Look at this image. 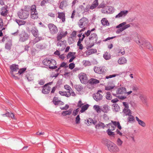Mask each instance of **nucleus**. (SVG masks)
I'll list each match as a JSON object with an SVG mask.
<instances>
[{"instance_id": "1", "label": "nucleus", "mask_w": 153, "mask_h": 153, "mask_svg": "<svg viewBox=\"0 0 153 153\" xmlns=\"http://www.w3.org/2000/svg\"><path fill=\"white\" fill-rule=\"evenodd\" d=\"M44 65L49 67L51 69H55L57 67L56 66V61L53 59L49 60L46 58L44 59L42 61Z\"/></svg>"}, {"instance_id": "2", "label": "nucleus", "mask_w": 153, "mask_h": 153, "mask_svg": "<svg viewBox=\"0 0 153 153\" xmlns=\"http://www.w3.org/2000/svg\"><path fill=\"white\" fill-rule=\"evenodd\" d=\"M107 147L108 150L112 153H117L120 151L118 147L114 143L111 141L108 142Z\"/></svg>"}, {"instance_id": "3", "label": "nucleus", "mask_w": 153, "mask_h": 153, "mask_svg": "<svg viewBox=\"0 0 153 153\" xmlns=\"http://www.w3.org/2000/svg\"><path fill=\"white\" fill-rule=\"evenodd\" d=\"M112 91H114V92H112L113 95L117 97V95L122 94L126 93V89L123 87H120L117 89L115 87L114 89L112 90Z\"/></svg>"}, {"instance_id": "4", "label": "nucleus", "mask_w": 153, "mask_h": 153, "mask_svg": "<svg viewBox=\"0 0 153 153\" xmlns=\"http://www.w3.org/2000/svg\"><path fill=\"white\" fill-rule=\"evenodd\" d=\"M19 17L22 19H27L29 16V12L26 10H21L18 13Z\"/></svg>"}, {"instance_id": "5", "label": "nucleus", "mask_w": 153, "mask_h": 153, "mask_svg": "<svg viewBox=\"0 0 153 153\" xmlns=\"http://www.w3.org/2000/svg\"><path fill=\"white\" fill-rule=\"evenodd\" d=\"M88 22V19L85 17H83L78 22V25L80 28H82L87 25Z\"/></svg>"}, {"instance_id": "6", "label": "nucleus", "mask_w": 153, "mask_h": 153, "mask_svg": "<svg viewBox=\"0 0 153 153\" xmlns=\"http://www.w3.org/2000/svg\"><path fill=\"white\" fill-rule=\"evenodd\" d=\"M114 9L112 7L106 6L103 7L101 10V12L103 14H109L114 13Z\"/></svg>"}, {"instance_id": "7", "label": "nucleus", "mask_w": 153, "mask_h": 153, "mask_svg": "<svg viewBox=\"0 0 153 153\" xmlns=\"http://www.w3.org/2000/svg\"><path fill=\"white\" fill-rule=\"evenodd\" d=\"M19 42H23L27 40L29 38V36L27 33L24 31L22 32L19 34Z\"/></svg>"}, {"instance_id": "8", "label": "nucleus", "mask_w": 153, "mask_h": 153, "mask_svg": "<svg viewBox=\"0 0 153 153\" xmlns=\"http://www.w3.org/2000/svg\"><path fill=\"white\" fill-rule=\"evenodd\" d=\"M134 37L133 38V39L134 41L136 42V43L138 45L141 46V45H145L144 43H143V42L144 40V39L143 38H140V39H139L138 36V34L135 33L134 34Z\"/></svg>"}, {"instance_id": "9", "label": "nucleus", "mask_w": 153, "mask_h": 153, "mask_svg": "<svg viewBox=\"0 0 153 153\" xmlns=\"http://www.w3.org/2000/svg\"><path fill=\"white\" fill-rule=\"evenodd\" d=\"M48 27L50 33L52 34H54L58 31L57 27L54 24L50 23L48 25Z\"/></svg>"}, {"instance_id": "10", "label": "nucleus", "mask_w": 153, "mask_h": 153, "mask_svg": "<svg viewBox=\"0 0 153 153\" xmlns=\"http://www.w3.org/2000/svg\"><path fill=\"white\" fill-rule=\"evenodd\" d=\"M81 82L82 83L85 84L88 82L87 77L86 75L83 73H80L78 75Z\"/></svg>"}, {"instance_id": "11", "label": "nucleus", "mask_w": 153, "mask_h": 153, "mask_svg": "<svg viewBox=\"0 0 153 153\" xmlns=\"http://www.w3.org/2000/svg\"><path fill=\"white\" fill-rule=\"evenodd\" d=\"M98 37L95 33H93L89 36V39L90 41H92V45L90 46V48L94 46V43H96Z\"/></svg>"}, {"instance_id": "12", "label": "nucleus", "mask_w": 153, "mask_h": 153, "mask_svg": "<svg viewBox=\"0 0 153 153\" xmlns=\"http://www.w3.org/2000/svg\"><path fill=\"white\" fill-rule=\"evenodd\" d=\"M10 68L11 70L10 73L11 75L15 78V79H17V77L14 75L13 72L15 71H16L19 70L18 65H12L10 66Z\"/></svg>"}, {"instance_id": "13", "label": "nucleus", "mask_w": 153, "mask_h": 153, "mask_svg": "<svg viewBox=\"0 0 153 153\" xmlns=\"http://www.w3.org/2000/svg\"><path fill=\"white\" fill-rule=\"evenodd\" d=\"M101 93H102V91L99 90L97 93L94 94L93 97L96 101H98L102 99V96L100 94Z\"/></svg>"}, {"instance_id": "14", "label": "nucleus", "mask_w": 153, "mask_h": 153, "mask_svg": "<svg viewBox=\"0 0 153 153\" xmlns=\"http://www.w3.org/2000/svg\"><path fill=\"white\" fill-rule=\"evenodd\" d=\"M126 22H123L121 23L120 24L116 26L117 28H119L120 27H123L124 30H125L126 29L129 27L131 26L134 25L133 23H130L129 24L126 25Z\"/></svg>"}, {"instance_id": "15", "label": "nucleus", "mask_w": 153, "mask_h": 153, "mask_svg": "<svg viewBox=\"0 0 153 153\" xmlns=\"http://www.w3.org/2000/svg\"><path fill=\"white\" fill-rule=\"evenodd\" d=\"M67 34V31L64 32L62 31H59L57 34L56 36V40L60 41V40L64 37H65Z\"/></svg>"}, {"instance_id": "16", "label": "nucleus", "mask_w": 153, "mask_h": 153, "mask_svg": "<svg viewBox=\"0 0 153 153\" xmlns=\"http://www.w3.org/2000/svg\"><path fill=\"white\" fill-rule=\"evenodd\" d=\"M94 70L96 73L100 74L105 73L106 72V70L104 67H95L94 68Z\"/></svg>"}, {"instance_id": "17", "label": "nucleus", "mask_w": 153, "mask_h": 153, "mask_svg": "<svg viewBox=\"0 0 153 153\" xmlns=\"http://www.w3.org/2000/svg\"><path fill=\"white\" fill-rule=\"evenodd\" d=\"M51 83H52V82L48 83L45 85L43 86V88L42 90V92L43 93L45 94H48L50 92L51 88L50 86H48L47 85L48 84H51Z\"/></svg>"}, {"instance_id": "18", "label": "nucleus", "mask_w": 153, "mask_h": 153, "mask_svg": "<svg viewBox=\"0 0 153 153\" xmlns=\"http://www.w3.org/2000/svg\"><path fill=\"white\" fill-rule=\"evenodd\" d=\"M128 13V11L127 10L121 11L115 16V18L116 19H119L121 17H124L127 15Z\"/></svg>"}, {"instance_id": "19", "label": "nucleus", "mask_w": 153, "mask_h": 153, "mask_svg": "<svg viewBox=\"0 0 153 153\" xmlns=\"http://www.w3.org/2000/svg\"><path fill=\"white\" fill-rule=\"evenodd\" d=\"M143 43H144L145 45H141V46L142 47L143 46L146 47L147 48L149 49L150 50L152 51L153 50V48L150 44V43L147 41H146L145 39Z\"/></svg>"}, {"instance_id": "20", "label": "nucleus", "mask_w": 153, "mask_h": 153, "mask_svg": "<svg viewBox=\"0 0 153 153\" xmlns=\"http://www.w3.org/2000/svg\"><path fill=\"white\" fill-rule=\"evenodd\" d=\"M31 32L34 36H39V33L38 30L35 27H32Z\"/></svg>"}, {"instance_id": "21", "label": "nucleus", "mask_w": 153, "mask_h": 153, "mask_svg": "<svg viewBox=\"0 0 153 153\" xmlns=\"http://www.w3.org/2000/svg\"><path fill=\"white\" fill-rule=\"evenodd\" d=\"M8 13V10H7L6 7H2L1 9V16H6Z\"/></svg>"}, {"instance_id": "22", "label": "nucleus", "mask_w": 153, "mask_h": 153, "mask_svg": "<svg viewBox=\"0 0 153 153\" xmlns=\"http://www.w3.org/2000/svg\"><path fill=\"white\" fill-rule=\"evenodd\" d=\"M99 80L94 78L91 79L88 81L89 84L91 85H94L99 83Z\"/></svg>"}, {"instance_id": "23", "label": "nucleus", "mask_w": 153, "mask_h": 153, "mask_svg": "<svg viewBox=\"0 0 153 153\" xmlns=\"http://www.w3.org/2000/svg\"><path fill=\"white\" fill-rule=\"evenodd\" d=\"M1 115L3 117H11L13 119H15L14 114L12 113H9L7 111L5 114H2Z\"/></svg>"}, {"instance_id": "24", "label": "nucleus", "mask_w": 153, "mask_h": 153, "mask_svg": "<svg viewBox=\"0 0 153 153\" xmlns=\"http://www.w3.org/2000/svg\"><path fill=\"white\" fill-rule=\"evenodd\" d=\"M126 59L124 57H120L118 60V63L120 64H125L127 62Z\"/></svg>"}, {"instance_id": "25", "label": "nucleus", "mask_w": 153, "mask_h": 153, "mask_svg": "<svg viewBox=\"0 0 153 153\" xmlns=\"http://www.w3.org/2000/svg\"><path fill=\"white\" fill-rule=\"evenodd\" d=\"M98 5V0H95L91 6H90V9L93 10L96 8Z\"/></svg>"}, {"instance_id": "26", "label": "nucleus", "mask_w": 153, "mask_h": 153, "mask_svg": "<svg viewBox=\"0 0 153 153\" xmlns=\"http://www.w3.org/2000/svg\"><path fill=\"white\" fill-rule=\"evenodd\" d=\"M111 122H112V123H110L108 124H107V126H110L111 129H110L112 130V131H114L116 128V126L115 124H116V121H111Z\"/></svg>"}, {"instance_id": "27", "label": "nucleus", "mask_w": 153, "mask_h": 153, "mask_svg": "<svg viewBox=\"0 0 153 153\" xmlns=\"http://www.w3.org/2000/svg\"><path fill=\"white\" fill-rule=\"evenodd\" d=\"M31 18L33 19H36L38 18V14L37 11L30 13Z\"/></svg>"}, {"instance_id": "28", "label": "nucleus", "mask_w": 153, "mask_h": 153, "mask_svg": "<svg viewBox=\"0 0 153 153\" xmlns=\"http://www.w3.org/2000/svg\"><path fill=\"white\" fill-rule=\"evenodd\" d=\"M139 97L140 99L141 100L142 102L145 104H146L147 103V102L146 101V97L142 94H140L139 95Z\"/></svg>"}, {"instance_id": "29", "label": "nucleus", "mask_w": 153, "mask_h": 153, "mask_svg": "<svg viewBox=\"0 0 153 153\" xmlns=\"http://www.w3.org/2000/svg\"><path fill=\"white\" fill-rule=\"evenodd\" d=\"M58 17L60 19H61L63 22H65V14L63 13L58 12Z\"/></svg>"}, {"instance_id": "30", "label": "nucleus", "mask_w": 153, "mask_h": 153, "mask_svg": "<svg viewBox=\"0 0 153 153\" xmlns=\"http://www.w3.org/2000/svg\"><path fill=\"white\" fill-rule=\"evenodd\" d=\"M101 21L102 25L103 26H108L109 25L108 21L105 18L102 19Z\"/></svg>"}, {"instance_id": "31", "label": "nucleus", "mask_w": 153, "mask_h": 153, "mask_svg": "<svg viewBox=\"0 0 153 153\" xmlns=\"http://www.w3.org/2000/svg\"><path fill=\"white\" fill-rule=\"evenodd\" d=\"M67 4V1L66 0H64L62 1L60 3L59 6V8L63 9L64 7H65Z\"/></svg>"}, {"instance_id": "32", "label": "nucleus", "mask_w": 153, "mask_h": 153, "mask_svg": "<svg viewBox=\"0 0 153 153\" xmlns=\"http://www.w3.org/2000/svg\"><path fill=\"white\" fill-rule=\"evenodd\" d=\"M135 118L136 120L138 121V123L140 125L143 127L146 126V124L143 121L140 120L137 117H136Z\"/></svg>"}, {"instance_id": "33", "label": "nucleus", "mask_w": 153, "mask_h": 153, "mask_svg": "<svg viewBox=\"0 0 153 153\" xmlns=\"http://www.w3.org/2000/svg\"><path fill=\"white\" fill-rule=\"evenodd\" d=\"M36 38L34 39L33 41V43L35 44L39 41L43 39V38L41 36H34Z\"/></svg>"}, {"instance_id": "34", "label": "nucleus", "mask_w": 153, "mask_h": 153, "mask_svg": "<svg viewBox=\"0 0 153 153\" xmlns=\"http://www.w3.org/2000/svg\"><path fill=\"white\" fill-rule=\"evenodd\" d=\"M12 45V43L11 40L9 41L5 44V48L8 50H10L11 49Z\"/></svg>"}, {"instance_id": "35", "label": "nucleus", "mask_w": 153, "mask_h": 153, "mask_svg": "<svg viewBox=\"0 0 153 153\" xmlns=\"http://www.w3.org/2000/svg\"><path fill=\"white\" fill-rule=\"evenodd\" d=\"M105 127V126L104 124L101 122H99L98 124L96 125L95 126V128H104Z\"/></svg>"}, {"instance_id": "36", "label": "nucleus", "mask_w": 153, "mask_h": 153, "mask_svg": "<svg viewBox=\"0 0 153 153\" xmlns=\"http://www.w3.org/2000/svg\"><path fill=\"white\" fill-rule=\"evenodd\" d=\"M89 107V105L88 104H86L85 105H83L81 107V110L80 111V112L81 113H83L85 111L88 109Z\"/></svg>"}, {"instance_id": "37", "label": "nucleus", "mask_w": 153, "mask_h": 153, "mask_svg": "<svg viewBox=\"0 0 153 153\" xmlns=\"http://www.w3.org/2000/svg\"><path fill=\"white\" fill-rule=\"evenodd\" d=\"M15 21L19 26L24 25L26 23L25 21L19 19H16Z\"/></svg>"}, {"instance_id": "38", "label": "nucleus", "mask_w": 153, "mask_h": 153, "mask_svg": "<svg viewBox=\"0 0 153 153\" xmlns=\"http://www.w3.org/2000/svg\"><path fill=\"white\" fill-rule=\"evenodd\" d=\"M72 110L69 109L68 111H65L62 112V114L63 116H65L67 115H69L71 114Z\"/></svg>"}, {"instance_id": "39", "label": "nucleus", "mask_w": 153, "mask_h": 153, "mask_svg": "<svg viewBox=\"0 0 153 153\" xmlns=\"http://www.w3.org/2000/svg\"><path fill=\"white\" fill-rule=\"evenodd\" d=\"M109 110V107L107 105H104L103 108L101 109V111L104 113H107Z\"/></svg>"}, {"instance_id": "40", "label": "nucleus", "mask_w": 153, "mask_h": 153, "mask_svg": "<svg viewBox=\"0 0 153 153\" xmlns=\"http://www.w3.org/2000/svg\"><path fill=\"white\" fill-rule=\"evenodd\" d=\"M93 108L97 113H100L101 112V109L100 106L98 105H94L93 106Z\"/></svg>"}, {"instance_id": "41", "label": "nucleus", "mask_w": 153, "mask_h": 153, "mask_svg": "<svg viewBox=\"0 0 153 153\" xmlns=\"http://www.w3.org/2000/svg\"><path fill=\"white\" fill-rule=\"evenodd\" d=\"M123 112L126 115H129L131 114V111L128 108H125L123 110Z\"/></svg>"}, {"instance_id": "42", "label": "nucleus", "mask_w": 153, "mask_h": 153, "mask_svg": "<svg viewBox=\"0 0 153 153\" xmlns=\"http://www.w3.org/2000/svg\"><path fill=\"white\" fill-rule=\"evenodd\" d=\"M83 41L82 39L79 38L77 42V45L79 47V49L82 50L83 48V46L82 44H81V42Z\"/></svg>"}, {"instance_id": "43", "label": "nucleus", "mask_w": 153, "mask_h": 153, "mask_svg": "<svg viewBox=\"0 0 153 153\" xmlns=\"http://www.w3.org/2000/svg\"><path fill=\"white\" fill-rule=\"evenodd\" d=\"M113 109L114 111L117 112L120 109V107L119 105L116 104H114L113 105Z\"/></svg>"}, {"instance_id": "44", "label": "nucleus", "mask_w": 153, "mask_h": 153, "mask_svg": "<svg viewBox=\"0 0 153 153\" xmlns=\"http://www.w3.org/2000/svg\"><path fill=\"white\" fill-rule=\"evenodd\" d=\"M103 57L106 60L110 59L111 58L110 55L107 52H105L103 54Z\"/></svg>"}, {"instance_id": "45", "label": "nucleus", "mask_w": 153, "mask_h": 153, "mask_svg": "<svg viewBox=\"0 0 153 153\" xmlns=\"http://www.w3.org/2000/svg\"><path fill=\"white\" fill-rule=\"evenodd\" d=\"M115 87L114 85L108 86L105 87V89L108 91L111 90V92H112L113 91H112V90H113L114 89ZM113 92H114V91Z\"/></svg>"}, {"instance_id": "46", "label": "nucleus", "mask_w": 153, "mask_h": 153, "mask_svg": "<svg viewBox=\"0 0 153 153\" xmlns=\"http://www.w3.org/2000/svg\"><path fill=\"white\" fill-rule=\"evenodd\" d=\"M74 87L78 91H80L82 89V87L79 85H76Z\"/></svg>"}, {"instance_id": "47", "label": "nucleus", "mask_w": 153, "mask_h": 153, "mask_svg": "<svg viewBox=\"0 0 153 153\" xmlns=\"http://www.w3.org/2000/svg\"><path fill=\"white\" fill-rule=\"evenodd\" d=\"M82 63L85 66H89L91 65V63L89 61L85 60L82 62Z\"/></svg>"}, {"instance_id": "48", "label": "nucleus", "mask_w": 153, "mask_h": 153, "mask_svg": "<svg viewBox=\"0 0 153 153\" xmlns=\"http://www.w3.org/2000/svg\"><path fill=\"white\" fill-rule=\"evenodd\" d=\"M106 98L108 100H111L112 98V96L111 95L110 92H107L106 93Z\"/></svg>"}, {"instance_id": "49", "label": "nucleus", "mask_w": 153, "mask_h": 153, "mask_svg": "<svg viewBox=\"0 0 153 153\" xmlns=\"http://www.w3.org/2000/svg\"><path fill=\"white\" fill-rule=\"evenodd\" d=\"M128 116L129 117L127 118L128 122H131L134 120V117L131 115V114Z\"/></svg>"}, {"instance_id": "50", "label": "nucleus", "mask_w": 153, "mask_h": 153, "mask_svg": "<svg viewBox=\"0 0 153 153\" xmlns=\"http://www.w3.org/2000/svg\"><path fill=\"white\" fill-rule=\"evenodd\" d=\"M59 101L56 97H54L53 100V102L55 105H59Z\"/></svg>"}, {"instance_id": "51", "label": "nucleus", "mask_w": 153, "mask_h": 153, "mask_svg": "<svg viewBox=\"0 0 153 153\" xmlns=\"http://www.w3.org/2000/svg\"><path fill=\"white\" fill-rule=\"evenodd\" d=\"M111 131L112 130L110 129H108L107 130V132L109 135H112L114 136V132Z\"/></svg>"}, {"instance_id": "52", "label": "nucleus", "mask_w": 153, "mask_h": 153, "mask_svg": "<svg viewBox=\"0 0 153 153\" xmlns=\"http://www.w3.org/2000/svg\"><path fill=\"white\" fill-rule=\"evenodd\" d=\"M35 11H37L36 6L35 5H32L31 7L30 13L32 12H34Z\"/></svg>"}, {"instance_id": "53", "label": "nucleus", "mask_w": 153, "mask_h": 153, "mask_svg": "<svg viewBox=\"0 0 153 153\" xmlns=\"http://www.w3.org/2000/svg\"><path fill=\"white\" fill-rule=\"evenodd\" d=\"M123 143V141L119 138L117 139V144L118 146H121Z\"/></svg>"}, {"instance_id": "54", "label": "nucleus", "mask_w": 153, "mask_h": 153, "mask_svg": "<svg viewBox=\"0 0 153 153\" xmlns=\"http://www.w3.org/2000/svg\"><path fill=\"white\" fill-rule=\"evenodd\" d=\"M75 54L74 53H72L71 52H69L68 54L67 55V58L68 59L70 58L71 57H72L73 56H74V55Z\"/></svg>"}, {"instance_id": "55", "label": "nucleus", "mask_w": 153, "mask_h": 153, "mask_svg": "<svg viewBox=\"0 0 153 153\" xmlns=\"http://www.w3.org/2000/svg\"><path fill=\"white\" fill-rule=\"evenodd\" d=\"M27 79L29 81H31L33 80V76L32 75H29L27 77Z\"/></svg>"}, {"instance_id": "56", "label": "nucleus", "mask_w": 153, "mask_h": 153, "mask_svg": "<svg viewBox=\"0 0 153 153\" xmlns=\"http://www.w3.org/2000/svg\"><path fill=\"white\" fill-rule=\"evenodd\" d=\"M119 28V29H117L116 31V33L117 34L120 33L122 32L124 30L123 27H120Z\"/></svg>"}, {"instance_id": "57", "label": "nucleus", "mask_w": 153, "mask_h": 153, "mask_svg": "<svg viewBox=\"0 0 153 153\" xmlns=\"http://www.w3.org/2000/svg\"><path fill=\"white\" fill-rule=\"evenodd\" d=\"M80 118L79 115H78L76 118L75 122L76 124H79L80 123Z\"/></svg>"}, {"instance_id": "58", "label": "nucleus", "mask_w": 153, "mask_h": 153, "mask_svg": "<svg viewBox=\"0 0 153 153\" xmlns=\"http://www.w3.org/2000/svg\"><path fill=\"white\" fill-rule=\"evenodd\" d=\"M93 122V120L91 118H89L87 120L86 124L88 126H90Z\"/></svg>"}, {"instance_id": "59", "label": "nucleus", "mask_w": 153, "mask_h": 153, "mask_svg": "<svg viewBox=\"0 0 153 153\" xmlns=\"http://www.w3.org/2000/svg\"><path fill=\"white\" fill-rule=\"evenodd\" d=\"M26 69V68H21L19 71L18 73L21 74L23 73L25 71Z\"/></svg>"}, {"instance_id": "60", "label": "nucleus", "mask_w": 153, "mask_h": 153, "mask_svg": "<svg viewBox=\"0 0 153 153\" xmlns=\"http://www.w3.org/2000/svg\"><path fill=\"white\" fill-rule=\"evenodd\" d=\"M38 84L40 85H43L45 83V81L44 79H41L38 81Z\"/></svg>"}, {"instance_id": "61", "label": "nucleus", "mask_w": 153, "mask_h": 153, "mask_svg": "<svg viewBox=\"0 0 153 153\" xmlns=\"http://www.w3.org/2000/svg\"><path fill=\"white\" fill-rule=\"evenodd\" d=\"M58 41V42L57 44V46L61 47V46H62L63 45L64 43H63V41H60V40Z\"/></svg>"}, {"instance_id": "62", "label": "nucleus", "mask_w": 153, "mask_h": 153, "mask_svg": "<svg viewBox=\"0 0 153 153\" xmlns=\"http://www.w3.org/2000/svg\"><path fill=\"white\" fill-rule=\"evenodd\" d=\"M90 5H88L86 6V7L84 9V11L85 12H88L90 9Z\"/></svg>"}, {"instance_id": "63", "label": "nucleus", "mask_w": 153, "mask_h": 153, "mask_svg": "<svg viewBox=\"0 0 153 153\" xmlns=\"http://www.w3.org/2000/svg\"><path fill=\"white\" fill-rule=\"evenodd\" d=\"M75 67V64L74 63H71L69 65V68L71 69H73Z\"/></svg>"}, {"instance_id": "64", "label": "nucleus", "mask_w": 153, "mask_h": 153, "mask_svg": "<svg viewBox=\"0 0 153 153\" xmlns=\"http://www.w3.org/2000/svg\"><path fill=\"white\" fill-rule=\"evenodd\" d=\"M64 88L68 90V92H69V91H71V89L70 86L67 85H65Z\"/></svg>"}]
</instances>
